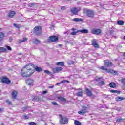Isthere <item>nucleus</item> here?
Segmentation results:
<instances>
[{
	"mask_svg": "<svg viewBox=\"0 0 125 125\" xmlns=\"http://www.w3.org/2000/svg\"><path fill=\"white\" fill-rule=\"evenodd\" d=\"M26 83L28 84V85H33L34 80L33 79H29L26 81Z\"/></svg>",
	"mask_w": 125,
	"mask_h": 125,
	"instance_id": "nucleus-14",
	"label": "nucleus"
},
{
	"mask_svg": "<svg viewBox=\"0 0 125 125\" xmlns=\"http://www.w3.org/2000/svg\"><path fill=\"white\" fill-rule=\"evenodd\" d=\"M121 83H123V85L125 86V78H123L121 80Z\"/></svg>",
	"mask_w": 125,
	"mask_h": 125,
	"instance_id": "nucleus-35",
	"label": "nucleus"
},
{
	"mask_svg": "<svg viewBox=\"0 0 125 125\" xmlns=\"http://www.w3.org/2000/svg\"><path fill=\"white\" fill-rule=\"evenodd\" d=\"M81 10H82V8H81L80 7H78L71 8L70 11L74 15H78V13H79Z\"/></svg>",
	"mask_w": 125,
	"mask_h": 125,
	"instance_id": "nucleus-3",
	"label": "nucleus"
},
{
	"mask_svg": "<svg viewBox=\"0 0 125 125\" xmlns=\"http://www.w3.org/2000/svg\"><path fill=\"white\" fill-rule=\"evenodd\" d=\"M6 103H7V104H8V105H11V102L9 101V100H6Z\"/></svg>",
	"mask_w": 125,
	"mask_h": 125,
	"instance_id": "nucleus-41",
	"label": "nucleus"
},
{
	"mask_svg": "<svg viewBox=\"0 0 125 125\" xmlns=\"http://www.w3.org/2000/svg\"><path fill=\"white\" fill-rule=\"evenodd\" d=\"M61 83H56V85H59L60 84H61Z\"/></svg>",
	"mask_w": 125,
	"mask_h": 125,
	"instance_id": "nucleus-52",
	"label": "nucleus"
},
{
	"mask_svg": "<svg viewBox=\"0 0 125 125\" xmlns=\"http://www.w3.org/2000/svg\"><path fill=\"white\" fill-rule=\"evenodd\" d=\"M64 34L66 35V36H68V31H66V32H64Z\"/></svg>",
	"mask_w": 125,
	"mask_h": 125,
	"instance_id": "nucleus-50",
	"label": "nucleus"
},
{
	"mask_svg": "<svg viewBox=\"0 0 125 125\" xmlns=\"http://www.w3.org/2000/svg\"><path fill=\"white\" fill-rule=\"evenodd\" d=\"M58 99H59V100H60L62 102H66V99H65V98L64 97H58Z\"/></svg>",
	"mask_w": 125,
	"mask_h": 125,
	"instance_id": "nucleus-22",
	"label": "nucleus"
},
{
	"mask_svg": "<svg viewBox=\"0 0 125 125\" xmlns=\"http://www.w3.org/2000/svg\"><path fill=\"white\" fill-rule=\"evenodd\" d=\"M70 83V81H68V80H63L61 82V83Z\"/></svg>",
	"mask_w": 125,
	"mask_h": 125,
	"instance_id": "nucleus-36",
	"label": "nucleus"
},
{
	"mask_svg": "<svg viewBox=\"0 0 125 125\" xmlns=\"http://www.w3.org/2000/svg\"><path fill=\"white\" fill-rule=\"evenodd\" d=\"M37 124L35 122H29V125H36Z\"/></svg>",
	"mask_w": 125,
	"mask_h": 125,
	"instance_id": "nucleus-42",
	"label": "nucleus"
},
{
	"mask_svg": "<svg viewBox=\"0 0 125 125\" xmlns=\"http://www.w3.org/2000/svg\"><path fill=\"white\" fill-rule=\"evenodd\" d=\"M101 69L103 71H106V72H107V73H114L113 70H108L106 67H105V66H101Z\"/></svg>",
	"mask_w": 125,
	"mask_h": 125,
	"instance_id": "nucleus-13",
	"label": "nucleus"
},
{
	"mask_svg": "<svg viewBox=\"0 0 125 125\" xmlns=\"http://www.w3.org/2000/svg\"><path fill=\"white\" fill-rule=\"evenodd\" d=\"M13 26L15 27L16 28H17L18 29H19V28H20V26H19L18 24L14 23L13 24Z\"/></svg>",
	"mask_w": 125,
	"mask_h": 125,
	"instance_id": "nucleus-38",
	"label": "nucleus"
},
{
	"mask_svg": "<svg viewBox=\"0 0 125 125\" xmlns=\"http://www.w3.org/2000/svg\"><path fill=\"white\" fill-rule=\"evenodd\" d=\"M78 33H79V30H77V31H76V32H71V33H70V35H72V36H76V35H77V34H78Z\"/></svg>",
	"mask_w": 125,
	"mask_h": 125,
	"instance_id": "nucleus-32",
	"label": "nucleus"
},
{
	"mask_svg": "<svg viewBox=\"0 0 125 125\" xmlns=\"http://www.w3.org/2000/svg\"><path fill=\"white\" fill-rule=\"evenodd\" d=\"M92 44L94 47H99L98 44H97V42H96V40L95 39H93L92 41Z\"/></svg>",
	"mask_w": 125,
	"mask_h": 125,
	"instance_id": "nucleus-15",
	"label": "nucleus"
},
{
	"mask_svg": "<svg viewBox=\"0 0 125 125\" xmlns=\"http://www.w3.org/2000/svg\"><path fill=\"white\" fill-rule=\"evenodd\" d=\"M0 92H1V90H0Z\"/></svg>",
	"mask_w": 125,
	"mask_h": 125,
	"instance_id": "nucleus-61",
	"label": "nucleus"
},
{
	"mask_svg": "<svg viewBox=\"0 0 125 125\" xmlns=\"http://www.w3.org/2000/svg\"><path fill=\"white\" fill-rule=\"evenodd\" d=\"M23 117L24 118L25 120H28V119H29V116L27 115H23Z\"/></svg>",
	"mask_w": 125,
	"mask_h": 125,
	"instance_id": "nucleus-44",
	"label": "nucleus"
},
{
	"mask_svg": "<svg viewBox=\"0 0 125 125\" xmlns=\"http://www.w3.org/2000/svg\"><path fill=\"white\" fill-rule=\"evenodd\" d=\"M117 111H121V108L118 107L116 108Z\"/></svg>",
	"mask_w": 125,
	"mask_h": 125,
	"instance_id": "nucleus-48",
	"label": "nucleus"
},
{
	"mask_svg": "<svg viewBox=\"0 0 125 125\" xmlns=\"http://www.w3.org/2000/svg\"><path fill=\"white\" fill-rule=\"evenodd\" d=\"M52 105H54V106H57V105H58V104H57V103H56V102H52Z\"/></svg>",
	"mask_w": 125,
	"mask_h": 125,
	"instance_id": "nucleus-40",
	"label": "nucleus"
},
{
	"mask_svg": "<svg viewBox=\"0 0 125 125\" xmlns=\"http://www.w3.org/2000/svg\"><path fill=\"white\" fill-rule=\"evenodd\" d=\"M12 96L13 98H16V96H17V92H16V91H13L12 92Z\"/></svg>",
	"mask_w": 125,
	"mask_h": 125,
	"instance_id": "nucleus-20",
	"label": "nucleus"
},
{
	"mask_svg": "<svg viewBox=\"0 0 125 125\" xmlns=\"http://www.w3.org/2000/svg\"><path fill=\"white\" fill-rule=\"evenodd\" d=\"M74 124L75 125H82V123L78 120H75L74 121Z\"/></svg>",
	"mask_w": 125,
	"mask_h": 125,
	"instance_id": "nucleus-30",
	"label": "nucleus"
},
{
	"mask_svg": "<svg viewBox=\"0 0 125 125\" xmlns=\"http://www.w3.org/2000/svg\"><path fill=\"white\" fill-rule=\"evenodd\" d=\"M88 106H82V110L78 111V113L79 115H84V114H86L87 113V110H88Z\"/></svg>",
	"mask_w": 125,
	"mask_h": 125,
	"instance_id": "nucleus-4",
	"label": "nucleus"
},
{
	"mask_svg": "<svg viewBox=\"0 0 125 125\" xmlns=\"http://www.w3.org/2000/svg\"><path fill=\"white\" fill-rule=\"evenodd\" d=\"M74 22H82V21H83V20L81 18H74L73 19Z\"/></svg>",
	"mask_w": 125,
	"mask_h": 125,
	"instance_id": "nucleus-18",
	"label": "nucleus"
},
{
	"mask_svg": "<svg viewBox=\"0 0 125 125\" xmlns=\"http://www.w3.org/2000/svg\"><path fill=\"white\" fill-rule=\"evenodd\" d=\"M0 112H1V109L0 108Z\"/></svg>",
	"mask_w": 125,
	"mask_h": 125,
	"instance_id": "nucleus-60",
	"label": "nucleus"
},
{
	"mask_svg": "<svg viewBox=\"0 0 125 125\" xmlns=\"http://www.w3.org/2000/svg\"><path fill=\"white\" fill-rule=\"evenodd\" d=\"M60 117H61V119L60 120L61 123L62 125H66V124H68V118L62 117V115H60Z\"/></svg>",
	"mask_w": 125,
	"mask_h": 125,
	"instance_id": "nucleus-6",
	"label": "nucleus"
},
{
	"mask_svg": "<svg viewBox=\"0 0 125 125\" xmlns=\"http://www.w3.org/2000/svg\"><path fill=\"white\" fill-rule=\"evenodd\" d=\"M35 70H36L37 72H42V68L36 66L35 68Z\"/></svg>",
	"mask_w": 125,
	"mask_h": 125,
	"instance_id": "nucleus-23",
	"label": "nucleus"
},
{
	"mask_svg": "<svg viewBox=\"0 0 125 125\" xmlns=\"http://www.w3.org/2000/svg\"><path fill=\"white\" fill-rule=\"evenodd\" d=\"M1 125H4V124L3 123H2Z\"/></svg>",
	"mask_w": 125,
	"mask_h": 125,
	"instance_id": "nucleus-58",
	"label": "nucleus"
},
{
	"mask_svg": "<svg viewBox=\"0 0 125 125\" xmlns=\"http://www.w3.org/2000/svg\"><path fill=\"white\" fill-rule=\"evenodd\" d=\"M56 65L57 66H61L62 67H63L64 66V62H58L56 63Z\"/></svg>",
	"mask_w": 125,
	"mask_h": 125,
	"instance_id": "nucleus-19",
	"label": "nucleus"
},
{
	"mask_svg": "<svg viewBox=\"0 0 125 125\" xmlns=\"http://www.w3.org/2000/svg\"><path fill=\"white\" fill-rule=\"evenodd\" d=\"M34 5H35V3H34L29 4V6H30L31 7L34 6Z\"/></svg>",
	"mask_w": 125,
	"mask_h": 125,
	"instance_id": "nucleus-43",
	"label": "nucleus"
},
{
	"mask_svg": "<svg viewBox=\"0 0 125 125\" xmlns=\"http://www.w3.org/2000/svg\"><path fill=\"white\" fill-rule=\"evenodd\" d=\"M74 63H75V62H71V64H74Z\"/></svg>",
	"mask_w": 125,
	"mask_h": 125,
	"instance_id": "nucleus-57",
	"label": "nucleus"
},
{
	"mask_svg": "<svg viewBox=\"0 0 125 125\" xmlns=\"http://www.w3.org/2000/svg\"><path fill=\"white\" fill-rule=\"evenodd\" d=\"M33 43L35 44H40L41 43V41L37 39H35L33 41Z\"/></svg>",
	"mask_w": 125,
	"mask_h": 125,
	"instance_id": "nucleus-24",
	"label": "nucleus"
},
{
	"mask_svg": "<svg viewBox=\"0 0 125 125\" xmlns=\"http://www.w3.org/2000/svg\"><path fill=\"white\" fill-rule=\"evenodd\" d=\"M22 110H23V111H26V110H27V108L24 107L22 108Z\"/></svg>",
	"mask_w": 125,
	"mask_h": 125,
	"instance_id": "nucleus-53",
	"label": "nucleus"
},
{
	"mask_svg": "<svg viewBox=\"0 0 125 125\" xmlns=\"http://www.w3.org/2000/svg\"><path fill=\"white\" fill-rule=\"evenodd\" d=\"M6 49L3 47H0V52H5Z\"/></svg>",
	"mask_w": 125,
	"mask_h": 125,
	"instance_id": "nucleus-28",
	"label": "nucleus"
},
{
	"mask_svg": "<svg viewBox=\"0 0 125 125\" xmlns=\"http://www.w3.org/2000/svg\"><path fill=\"white\" fill-rule=\"evenodd\" d=\"M3 38H4V33L2 32H0V42H1L2 40H3Z\"/></svg>",
	"mask_w": 125,
	"mask_h": 125,
	"instance_id": "nucleus-21",
	"label": "nucleus"
},
{
	"mask_svg": "<svg viewBox=\"0 0 125 125\" xmlns=\"http://www.w3.org/2000/svg\"><path fill=\"white\" fill-rule=\"evenodd\" d=\"M34 100L35 101L39 102L40 101V99L39 98V97L36 96L34 97Z\"/></svg>",
	"mask_w": 125,
	"mask_h": 125,
	"instance_id": "nucleus-37",
	"label": "nucleus"
},
{
	"mask_svg": "<svg viewBox=\"0 0 125 125\" xmlns=\"http://www.w3.org/2000/svg\"><path fill=\"white\" fill-rule=\"evenodd\" d=\"M77 96H79V97H82L83 96V92L79 91L76 94Z\"/></svg>",
	"mask_w": 125,
	"mask_h": 125,
	"instance_id": "nucleus-27",
	"label": "nucleus"
},
{
	"mask_svg": "<svg viewBox=\"0 0 125 125\" xmlns=\"http://www.w3.org/2000/svg\"><path fill=\"white\" fill-rule=\"evenodd\" d=\"M58 46H61V47H62V44H59Z\"/></svg>",
	"mask_w": 125,
	"mask_h": 125,
	"instance_id": "nucleus-56",
	"label": "nucleus"
},
{
	"mask_svg": "<svg viewBox=\"0 0 125 125\" xmlns=\"http://www.w3.org/2000/svg\"><path fill=\"white\" fill-rule=\"evenodd\" d=\"M35 73V70H32L30 67L28 66H24L21 69V76L27 78L30 77Z\"/></svg>",
	"mask_w": 125,
	"mask_h": 125,
	"instance_id": "nucleus-1",
	"label": "nucleus"
},
{
	"mask_svg": "<svg viewBox=\"0 0 125 125\" xmlns=\"http://www.w3.org/2000/svg\"><path fill=\"white\" fill-rule=\"evenodd\" d=\"M27 40H28V38H24L22 40H20V42H26Z\"/></svg>",
	"mask_w": 125,
	"mask_h": 125,
	"instance_id": "nucleus-33",
	"label": "nucleus"
},
{
	"mask_svg": "<svg viewBox=\"0 0 125 125\" xmlns=\"http://www.w3.org/2000/svg\"><path fill=\"white\" fill-rule=\"evenodd\" d=\"M124 99H125V98L123 97H117V100L118 101H122V100H124Z\"/></svg>",
	"mask_w": 125,
	"mask_h": 125,
	"instance_id": "nucleus-34",
	"label": "nucleus"
},
{
	"mask_svg": "<svg viewBox=\"0 0 125 125\" xmlns=\"http://www.w3.org/2000/svg\"><path fill=\"white\" fill-rule=\"evenodd\" d=\"M104 65L106 67H109L113 66V63L108 60H105L104 61Z\"/></svg>",
	"mask_w": 125,
	"mask_h": 125,
	"instance_id": "nucleus-10",
	"label": "nucleus"
},
{
	"mask_svg": "<svg viewBox=\"0 0 125 125\" xmlns=\"http://www.w3.org/2000/svg\"><path fill=\"white\" fill-rule=\"evenodd\" d=\"M61 9L62 10H65L66 9V7L65 6H62L61 7Z\"/></svg>",
	"mask_w": 125,
	"mask_h": 125,
	"instance_id": "nucleus-45",
	"label": "nucleus"
},
{
	"mask_svg": "<svg viewBox=\"0 0 125 125\" xmlns=\"http://www.w3.org/2000/svg\"><path fill=\"white\" fill-rule=\"evenodd\" d=\"M53 87H54V86H50L49 87V88H53Z\"/></svg>",
	"mask_w": 125,
	"mask_h": 125,
	"instance_id": "nucleus-54",
	"label": "nucleus"
},
{
	"mask_svg": "<svg viewBox=\"0 0 125 125\" xmlns=\"http://www.w3.org/2000/svg\"><path fill=\"white\" fill-rule=\"evenodd\" d=\"M84 13L86 14L88 17H93L94 16V12L89 9H83Z\"/></svg>",
	"mask_w": 125,
	"mask_h": 125,
	"instance_id": "nucleus-2",
	"label": "nucleus"
},
{
	"mask_svg": "<svg viewBox=\"0 0 125 125\" xmlns=\"http://www.w3.org/2000/svg\"><path fill=\"white\" fill-rule=\"evenodd\" d=\"M78 32H79V33H82V34H88V30L87 29H81V30H79Z\"/></svg>",
	"mask_w": 125,
	"mask_h": 125,
	"instance_id": "nucleus-16",
	"label": "nucleus"
},
{
	"mask_svg": "<svg viewBox=\"0 0 125 125\" xmlns=\"http://www.w3.org/2000/svg\"><path fill=\"white\" fill-rule=\"evenodd\" d=\"M57 41H58V38L55 36H51L48 38V42H57Z\"/></svg>",
	"mask_w": 125,
	"mask_h": 125,
	"instance_id": "nucleus-7",
	"label": "nucleus"
},
{
	"mask_svg": "<svg viewBox=\"0 0 125 125\" xmlns=\"http://www.w3.org/2000/svg\"><path fill=\"white\" fill-rule=\"evenodd\" d=\"M100 84H101V85H104V81H101V82H100Z\"/></svg>",
	"mask_w": 125,
	"mask_h": 125,
	"instance_id": "nucleus-46",
	"label": "nucleus"
},
{
	"mask_svg": "<svg viewBox=\"0 0 125 125\" xmlns=\"http://www.w3.org/2000/svg\"><path fill=\"white\" fill-rule=\"evenodd\" d=\"M125 119H123L122 117H120L116 120V122L117 123H119L120 122H123V121H124Z\"/></svg>",
	"mask_w": 125,
	"mask_h": 125,
	"instance_id": "nucleus-29",
	"label": "nucleus"
},
{
	"mask_svg": "<svg viewBox=\"0 0 125 125\" xmlns=\"http://www.w3.org/2000/svg\"><path fill=\"white\" fill-rule=\"evenodd\" d=\"M109 86L110 87H112V88H115V87L116 86V84L113 82H111L109 84Z\"/></svg>",
	"mask_w": 125,
	"mask_h": 125,
	"instance_id": "nucleus-25",
	"label": "nucleus"
},
{
	"mask_svg": "<svg viewBox=\"0 0 125 125\" xmlns=\"http://www.w3.org/2000/svg\"><path fill=\"white\" fill-rule=\"evenodd\" d=\"M85 92L87 96H92V92L91 91H90V90H89V89L85 88Z\"/></svg>",
	"mask_w": 125,
	"mask_h": 125,
	"instance_id": "nucleus-12",
	"label": "nucleus"
},
{
	"mask_svg": "<svg viewBox=\"0 0 125 125\" xmlns=\"http://www.w3.org/2000/svg\"><path fill=\"white\" fill-rule=\"evenodd\" d=\"M62 70H63V68L61 67H57L53 68V73H58L59 72H61Z\"/></svg>",
	"mask_w": 125,
	"mask_h": 125,
	"instance_id": "nucleus-9",
	"label": "nucleus"
},
{
	"mask_svg": "<svg viewBox=\"0 0 125 125\" xmlns=\"http://www.w3.org/2000/svg\"><path fill=\"white\" fill-rule=\"evenodd\" d=\"M42 27L40 26H37L34 28V33L35 35L40 36L42 34Z\"/></svg>",
	"mask_w": 125,
	"mask_h": 125,
	"instance_id": "nucleus-5",
	"label": "nucleus"
},
{
	"mask_svg": "<svg viewBox=\"0 0 125 125\" xmlns=\"http://www.w3.org/2000/svg\"><path fill=\"white\" fill-rule=\"evenodd\" d=\"M110 92H111L112 93H117V94H119L121 91L115 90H110Z\"/></svg>",
	"mask_w": 125,
	"mask_h": 125,
	"instance_id": "nucleus-26",
	"label": "nucleus"
},
{
	"mask_svg": "<svg viewBox=\"0 0 125 125\" xmlns=\"http://www.w3.org/2000/svg\"><path fill=\"white\" fill-rule=\"evenodd\" d=\"M9 42H11L12 41V38H11V37H9Z\"/></svg>",
	"mask_w": 125,
	"mask_h": 125,
	"instance_id": "nucleus-51",
	"label": "nucleus"
},
{
	"mask_svg": "<svg viewBox=\"0 0 125 125\" xmlns=\"http://www.w3.org/2000/svg\"><path fill=\"white\" fill-rule=\"evenodd\" d=\"M92 33L95 35H99L101 33V30L100 29H94L92 30Z\"/></svg>",
	"mask_w": 125,
	"mask_h": 125,
	"instance_id": "nucleus-11",
	"label": "nucleus"
},
{
	"mask_svg": "<svg viewBox=\"0 0 125 125\" xmlns=\"http://www.w3.org/2000/svg\"><path fill=\"white\" fill-rule=\"evenodd\" d=\"M44 72L45 74H48V75H50V74H51V72L48 70H44Z\"/></svg>",
	"mask_w": 125,
	"mask_h": 125,
	"instance_id": "nucleus-39",
	"label": "nucleus"
},
{
	"mask_svg": "<svg viewBox=\"0 0 125 125\" xmlns=\"http://www.w3.org/2000/svg\"><path fill=\"white\" fill-rule=\"evenodd\" d=\"M75 30H76V29H75V28H72V29H71V30H72V31H75Z\"/></svg>",
	"mask_w": 125,
	"mask_h": 125,
	"instance_id": "nucleus-55",
	"label": "nucleus"
},
{
	"mask_svg": "<svg viewBox=\"0 0 125 125\" xmlns=\"http://www.w3.org/2000/svg\"><path fill=\"white\" fill-rule=\"evenodd\" d=\"M7 49H8V50H11V48L10 47V46H7Z\"/></svg>",
	"mask_w": 125,
	"mask_h": 125,
	"instance_id": "nucleus-47",
	"label": "nucleus"
},
{
	"mask_svg": "<svg viewBox=\"0 0 125 125\" xmlns=\"http://www.w3.org/2000/svg\"><path fill=\"white\" fill-rule=\"evenodd\" d=\"M16 12L14 11H11V12H10L8 14V16L9 17H10L11 18H12V17H13V16H14L16 14Z\"/></svg>",
	"mask_w": 125,
	"mask_h": 125,
	"instance_id": "nucleus-17",
	"label": "nucleus"
},
{
	"mask_svg": "<svg viewBox=\"0 0 125 125\" xmlns=\"http://www.w3.org/2000/svg\"><path fill=\"white\" fill-rule=\"evenodd\" d=\"M47 93V91H44L42 92V94H45Z\"/></svg>",
	"mask_w": 125,
	"mask_h": 125,
	"instance_id": "nucleus-49",
	"label": "nucleus"
},
{
	"mask_svg": "<svg viewBox=\"0 0 125 125\" xmlns=\"http://www.w3.org/2000/svg\"><path fill=\"white\" fill-rule=\"evenodd\" d=\"M124 39L125 40V36H124Z\"/></svg>",
	"mask_w": 125,
	"mask_h": 125,
	"instance_id": "nucleus-59",
	"label": "nucleus"
},
{
	"mask_svg": "<svg viewBox=\"0 0 125 125\" xmlns=\"http://www.w3.org/2000/svg\"><path fill=\"white\" fill-rule=\"evenodd\" d=\"M1 82L3 83H5L6 84H9L10 83V80L7 77H3L1 79Z\"/></svg>",
	"mask_w": 125,
	"mask_h": 125,
	"instance_id": "nucleus-8",
	"label": "nucleus"
},
{
	"mask_svg": "<svg viewBox=\"0 0 125 125\" xmlns=\"http://www.w3.org/2000/svg\"><path fill=\"white\" fill-rule=\"evenodd\" d=\"M117 24L122 26V25H124V21H119L117 22Z\"/></svg>",
	"mask_w": 125,
	"mask_h": 125,
	"instance_id": "nucleus-31",
	"label": "nucleus"
}]
</instances>
